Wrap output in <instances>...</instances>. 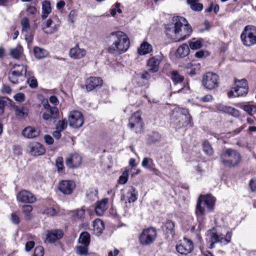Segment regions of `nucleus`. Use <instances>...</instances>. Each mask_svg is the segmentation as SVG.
<instances>
[{"mask_svg":"<svg viewBox=\"0 0 256 256\" xmlns=\"http://www.w3.org/2000/svg\"><path fill=\"white\" fill-rule=\"evenodd\" d=\"M187 4L190 6V8L197 12L201 11L203 8L202 4L198 2V0H187Z\"/></svg>","mask_w":256,"mask_h":256,"instance_id":"72a5a7b5","label":"nucleus"},{"mask_svg":"<svg viewBox=\"0 0 256 256\" xmlns=\"http://www.w3.org/2000/svg\"><path fill=\"white\" fill-rule=\"evenodd\" d=\"M194 244L192 242L186 238L179 242L176 246L177 252L182 254H187L193 250Z\"/></svg>","mask_w":256,"mask_h":256,"instance_id":"4468645a","label":"nucleus"},{"mask_svg":"<svg viewBox=\"0 0 256 256\" xmlns=\"http://www.w3.org/2000/svg\"><path fill=\"white\" fill-rule=\"evenodd\" d=\"M202 38H193L189 42L190 48L193 50L200 48L202 46Z\"/></svg>","mask_w":256,"mask_h":256,"instance_id":"c9c22d12","label":"nucleus"},{"mask_svg":"<svg viewBox=\"0 0 256 256\" xmlns=\"http://www.w3.org/2000/svg\"><path fill=\"white\" fill-rule=\"evenodd\" d=\"M190 52L188 46L186 44L180 46L177 49L176 56L177 58H182L187 56Z\"/></svg>","mask_w":256,"mask_h":256,"instance_id":"c756f323","label":"nucleus"},{"mask_svg":"<svg viewBox=\"0 0 256 256\" xmlns=\"http://www.w3.org/2000/svg\"><path fill=\"white\" fill-rule=\"evenodd\" d=\"M2 92L3 93L10 94L12 92V89L8 85L4 84L2 87Z\"/></svg>","mask_w":256,"mask_h":256,"instance_id":"e2e57ef3","label":"nucleus"},{"mask_svg":"<svg viewBox=\"0 0 256 256\" xmlns=\"http://www.w3.org/2000/svg\"><path fill=\"white\" fill-rule=\"evenodd\" d=\"M240 40L246 47H250L256 44V26L252 25L246 26L242 30Z\"/></svg>","mask_w":256,"mask_h":256,"instance_id":"39448f33","label":"nucleus"},{"mask_svg":"<svg viewBox=\"0 0 256 256\" xmlns=\"http://www.w3.org/2000/svg\"><path fill=\"white\" fill-rule=\"evenodd\" d=\"M22 53V48L21 46H18L15 48H12L10 52V56L14 58H19Z\"/></svg>","mask_w":256,"mask_h":256,"instance_id":"a19ab883","label":"nucleus"},{"mask_svg":"<svg viewBox=\"0 0 256 256\" xmlns=\"http://www.w3.org/2000/svg\"><path fill=\"white\" fill-rule=\"evenodd\" d=\"M8 100L6 98H0V115L3 114Z\"/></svg>","mask_w":256,"mask_h":256,"instance_id":"6e6d98bb","label":"nucleus"},{"mask_svg":"<svg viewBox=\"0 0 256 256\" xmlns=\"http://www.w3.org/2000/svg\"><path fill=\"white\" fill-rule=\"evenodd\" d=\"M108 44V52L112 54H121L127 51L130 42L127 35L122 32H111L106 38Z\"/></svg>","mask_w":256,"mask_h":256,"instance_id":"f03ea898","label":"nucleus"},{"mask_svg":"<svg viewBox=\"0 0 256 256\" xmlns=\"http://www.w3.org/2000/svg\"><path fill=\"white\" fill-rule=\"evenodd\" d=\"M60 22L56 16L51 17L42 24V30L46 34H52L58 31Z\"/></svg>","mask_w":256,"mask_h":256,"instance_id":"6e6552de","label":"nucleus"},{"mask_svg":"<svg viewBox=\"0 0 256 256\" xmlns=\"http://www.w3.org/2000/svg\"><path fill=\"white\" fill-rule=\"evenodd\" d=\"M152 50V46L147 42H144L141 44L138 49V52L140 55H144L150 53Z\"/></svg>","mask_w":256,"mask_h":256,"instance_id":"473e14b6","label":"nucleus"},{"mask_svg":"<svg viewBox=\"0 0 256 256\" xmlns=\"http://www.w3.org/2000/svg\"><path fill=\"white\" fill-rule=\"evenodd\" d=\"M63 235V232L61 230H54L48 231L46 234V242L48 243H53L62 238Z\"/></svg>","mask_w":256,"mask_h":256,"instance_id":"412c9836","label":"nucleus"},{"mask_svg":"<svg viewBox=\"0 0 256 256\" xmlns=\"http://www.w3.org/2000/svg\"><path fill=\"white\" fill-rule=\"evenodd\" d=\"M103 82L100 77L92 76L87 79L86 81V89L90 92L96 88H100L102 86Z\"/></svg>","mask_w":256,"mask_h":256,"instance_id":"a211bd4d","label":"nucleus"},{"mask_svg":"<svg viewBox=\"0 0 256 256\" xmlns=\"http://www.w3.org/2000/svg\"><path fill=\"white\" fill-rule=\"evenodd\" d=\"M129 176V170H124L122 174L119 177L118 180V183L120 184H126L128 180Z\"/></svg>","mask_w":256,"mask_h":256,"instance_id":"c03bdc74","label":"nucleus"},{"mask_svg":"<svg viewBox=\"0 0 256 256\" xmlns=\"http://www.w3.org/2000/svg\"><path fill=\"white\" fill-rule=\"evenodd\" d=\"M69 126L75 128L82 127L84 122V118L82 114L78 111L71 112L68 117Z\"/></svg>","mask_w":256,"mask_h":256,"instance_id":"9d476101","label":"nucleus"},{"mask_svg":"<svg viewBox=\"0 0 256 256\" xmlns=\"http://www.w3.org/2000/svg\"><path fill=\"white\" fill-rule=\"evenodd\" d=\"M86 53V52L85 49L80 48L78 45L76 44L70 50L68 56L72 59L80 60L84 58Z\"/></svg>","mask_w":256,"mask_h":256,"instance_id":"aec40b11","label":"nucleus"},{"mask_svg":"<svg viewBox=\"0 0 256 256\" xmlns=\"http://www.w3.org/2000/svg\"><path fill=\"white\" fill-rule=\"evenodd\" d=\"M240 107L250 116L256 114V106L249 104H240Z\"/></svg>","mask_w":256,"mask_h":256,"instance_id":"2f4dec72","label":"nucleus"},{"mask_svg":"<svg viewBox=\"0 0 256 256\" xmlns=\"http://www.w3.org/2000/svg\"><path fill=\"white\" fill-rule=\"evenodd\" d=\"M241 158V156L238 151L230 148L222 152L220 156L222 164L228 168L237 166L240 164Z\"/></svg>","mask_w":256,"mask_h":256,"instance_id":"20e7f679","label":"nucleus"},{"mask_svg":"<svg viewBox=\"0 0 256 256\" xmlns=\"http://www.w3.org/2000/svg\"><path fill=\"white\" fill-rule=\"evenodd\" d=\"M143 126L144 123L140 112H134L129 119V127L131 129L134 128L136 133H140L142 131Z\"/></svg>","mask_w":256,"mask_h":256,"instance_id":"9b49d317","label":"nucleus"},{"mask_svg":"<svg viewBox=\"0 0 256 256\" xmlns=\"http://www.w3.org/2000/svg\"><path fill=\"white\" fill-rule=\"evenodd\" d=\"M40 130L32 126L26 128L22 132V135L27 138H34L40 135Z\"/></svg>","mask_w":256,"mask_h":256,"instance_id":"5701e85b","label":"nucleus"},{"mask_svg":"<svg viewBox=\"0 0 256 256\" xmlns=\"http://www.w3.org/2000/svg\"><path fill=\"white\" fill-rule=\"evenodd\" d=\"M86 209L84 206L73 212L74 216L78 219H82L84 217Z\"/></svg>","mask_w":256,"mask_h":256,"instance_id":"49530a36","label":"nucleus"},{"mask_svg":"<svg viewBox=\"0 0 256 256\" xmlns=\"http://www.w3.org/2000/svg\"><path fill=\"white\" fill-rule=\"evenodd\" d=\"M8 79L13 84H17L19 83V78L20 76H18L17 74L9 72L8 74Z\"/></svg>","mask_w":256,"mask_h":256,"instance_id":"3c124183","label":"nucleus"},{"mask_svg":"<svg viewBox=\"0 0 256 256\" xmlns=\"http://www.w3.org/2000/svg\"><path fill=\"white\" fill-rule=\"evenodd\" d=\"M157 236L156 230L153 228L144 229L139 236L140 243L143 246H148L156 240Z\"/></svg>","mask_w":256,"mask_h":256,"instance_id":"0eeeda50","label":"nucleus"},{"mask_svg":"<svg viewBox=\"0 0 256 256\" xmlns=\"http://www.w3.org/2000/svg\"><path fill=\"white\" fill-rule=\"evenodd\" d=\"M56 166L58 171L60 173L64 172V166L63 164V158L62 157H58L56 160Z\"/></svg>","mask_w":256,"mask_h":256,"instance_id":"09e8293b","label":"nucleus"},{"mask_svg":"<svg viewBox=\"0 0 256 256\" xmlns=\"http://www.w3.org/2000/svg\"><path fill=\"white\" fill-rule=\"evenodd\" d=\"M210 238L211 244H210V248H214V244L216 242H220L224 244H228L230 242L232 238V232L226 230L222 232H210L208 234Z\"/></svg>","mask_w":256,"mask_h":256,"instance_id":"423d86ee","label":"nucleus"},{"mask_svg":"<svg viewBox=\"0 0 256 256\" xmlns=\"http://www.w3.org/2000/svg\"><path fill=\"white\" fill-rule=\"evenodd\" d=\"M21 209L22 214H24L26 220H29L32 218V212L33 210V208L32 206L24 204L22 206Z\"/></svg>","mask_w":256,"mask_h":256,"instance_id":"7c9ffc66","label":"nucleus"},{"mask_svg":"<svg viewBox=\"0 0 256 256\" xmlns=\"http://www.w3.org/2000/svg\"><path fill=\"white\" fill-rule=\"evenodd\" d=\"M11 220L14 224H18L20 222L19 216L14 213L11 214Z\"/></svg>","mask_w":256,"mask_h":256,"instance_id":"0e129e2a","label":"nucleus"},{"mask_svg":"<svg viewBox=\"0 0 256 256\" xmlns=\"http://www.w3.org/2000/svg\"><path fill=\"white\" fill-rule=\"evenodd\" d=\"M14 98L16 101L21 102L24 100L25 96L23 93H18L14 96Z\"/></svg>","mask_w":256,"mask_h":256,"instance_id":"bf43d9fd","label":"nucleus"},{"mask_svg":"<svg viewBox=\"0 0 256 256\" xmlns=\"http://www.w3.org/2000/svg\"><path fill=\"white\" fill-rule=\"evenodd\" d=\"M167 36L175 42H180L189 37L192 28L187 20L182 16H176L172 22L165 26Z\"/></svg>","mask_w":256,"mask_h":256,"instance_id":"f257e3e1","label":"nucleus"},{"mask_svg":"<svg viewBox=\"0 0 256 256\" xmlns=\"http://www.w3.org/2000/svg\"><path fill=\"white\" fill-rule=\"evenodd\" d=\"M121 200L125 203L134 202L137 200L136 188L133 186H130L128 190L122 191Z\"/></svg>","mask_w":256,"mask_h":256,"instance_id":"dca6fc26","label":"nucleus"},{"mask_svg":"<svg viewBox=\"0 0 256 256\" xmlns=\"http://www.w3.org/2000/svg\"><path fill=\"white\" fill-rule=\"evenodd\" d=\"M108 203V199L104 198L100 201L98 202V204L95 208V212L97 215L102 216L106 210Z\"/></svg>","mask_w":256,"mask_h":256,"instance_id":"a878e982","label":"nucleus"},{"mask_svg":"<svg viewBox=\"0 0 256 256\" xmlns=\"http://www.w3.org/2000/svg\"><path fill=\"white\" fill-rule=\"evenodd\" d=\"M213 97L211 94H206L200 98V100L204 102H208L212 101Z\"/></svg>","mask_w":256,"mask_h":256,"instance_id":"680f3d73","label":"nucleus"},{"mask_svg":"<svg viewBox=\"0 0 256 256\" xmlns=\"http://www.w3.org/2000/svg\"><path fill=\"white\" fill-rule=\"evenodd\" d=\"M16 200L22 204H34L36 200V196L30 191L22 190L18 192L16 196Z\"/></svg>","mask_w":256,"mask_h":256,"instance_id":"ddd939ff","label":"nucleus"},{"mask_svg":"<svg viewBox=\"0 0 256 256\" xmlns=\"http://www.w3.org/2000/svg\"><path fill=\"white\" fill-rule=\"evenodd\" d=\"M170 74L171 78L175 84L183 82L184 80V76L180 75L177 71H172Z\"/></svg>","mask_w":256,"mask_h":256,"instance_id":"ea45409f","label":"nucleus"},{"mask_svg":"<svg viewBox=\"0 0 256 256\" xmlns=\"http://www.w3.org/2000/svg\"><path fill=\"white\" fill-rule=\"evenodd\" d=\"M142 166L149 170L150 166H154L152 160L150 158H144L142 162Z\"/></svg>","mask_w":256,"mask_h":256,"instance_id":"864d4df0","label":"nucleus"},{"mask_svg":"<svg viewBox=\"0 0 256 256\" xmlns=\"http://www.w3.org/2000/svg\"><path fill=\"white\" fill-rule=\"evenodd\" d=\"M75 188V182L72 180H62L59 182L58 186V190L65 195L71 194Z\"/></svg>","mask_w":256,"mask_h":256,"instance_id":"2eb2a0df","label":"nucleus"},{"mask_svg":"<svg viewBox=\"0 0 256 256\" xmlns=\"http://www.w3.org/2000/svg\"><path fill=\"white\" fill-rule=\"evenodd\" d=\"M218 108L220 110L227 113L236 118L238 117L240 115V112L238 110L230 106L219 105L218 106Z\"/></svg>","mask_w":256,"mask_h":256,"instance_id":"b1692460","label":"nucleus"},{"mask_svg":"<svg viewBox=\"0 0 256 256\" xmlns=\"http://www.w3.org/2000/svg\"><path fill=\"white\" fill-rule=\"evenodd\" d=\"M149 71L145 72L142 74L140 76H138L137 79L138 80V83L139 86H143L146 84V82H142L140 81L142 80H148V79H150L151 78V76L150 75L149 73Z\"/></svg>","mask_w":256,"mask_h":256,"instance_id":"37998d69","label":"nucleus"},{"mask_svg":"<svg viewBox=\"0 0 256 256\" xmlns=\"http://www.w3.org/2000/svg\"><path fill=\"white\" fill-rule=\"evenodd\" d=\"M161 139V136L157 132H153L150 136L149 140L152 142H158Z\"/></svg>","mask_w":256,"mask_h":256,"instance_id":"5fc2aeb1","label":"nucleus"},{"mask_svg":"<svg viewBox=\"0 0 256 256\" xmlns=\"http://www.w3.org/2000/svg\"><path fill=\"white\" fill-rule=\"evenodd\" d=\"M34 52L35 56L39 59L45 58L48 55V52L46 50L39 47L34 48Z\"/></svg>","mask_w":256,"mask_h":256,"instance_id":"58836bf2","label":"nucleus"},{"mask_svg":"<svg viewBox=\"0 0 256 256\" xmlns=\"http://www.w3.org/2000/svg\"><path fill=\"white\" fill-rule=\"evenodd\" d=\"M242 86L238 85V87L232 88L230 91L228 93L229 98H236L243 96L247 94L248 92V86L245 79L240 80Z\"/></svg>","mask_w":256,"mask_h":256,"instance_id":"f8f14e48","label":"nucleus"},{"mask_svg":"<svg viewBox=\"0 0 256 256\" xmlns=\"http://www.w3.org/2000/svg\"><path fill=\"white\" fill-rule=\"evenodd\" d=\"M78 242L83 245L88 246L90 242V236L88 232H82L78 238Z\"/></svg>","mask_w":256,"mask_h":256,"instance_id":"4c0bfd02","label":"nucleus"},{"mask_svg":"<svg viewBox=\"0 0 256 256\" xmlns=\"http://www.w3.org/2000/svg\"><path fill=\"white\" fill-rule=\"evenodd\" d=\"M14 108L15 114L18 118H24L28 116V110L26 107L16 106Z\"/></svg>","mask_w":256,"mask_h":256,"instance_id":"393cba45","label":"nucleus"},{"mask_svg":"<svg viewBox=\"0 0 256 256\" xmlns=\"http://www.w3.org/2000/svg\"><path fill=\"white\" fill-rule=\"evenodd\" d=\"M88 246L83 245L76 246V253L80 256H87L88 254Z\"/></svg>","mask_w":256,"mask_h":256,"instance_id":"a18cd8bd","label":"nucleus"},{"mask_svg":"<svg viewBox=\"0 0 256 256\" xmlns=\"http://www.w3.org/2000/svg\"><path fill=\"white\" fill-rule=\"evenodd\" d=\"M174 223L170 220H167L165 223L163 230L168 234L174 235Z\"/></svg>","mask_w":256,"mask_h":256,"instance_id":"e433bc0d","label":"nucleus"},{"mask_svg":"<svg viewBox=\"0 0 256 256\" xmlns=\"http://www.w3.org/2000/svg\"><path fill=\"white\" fill-rule=\"evenodd\" d=\"M162 60V55H157L150 58L147 62L148 70L151 72H156L159 70V65Z\"/></svg>","mask_w":256,"mask_h":256,"instance_id":"f3484780","label":"nucleus"},{"mask_svg":"<svg viewBox=\"0 0 256 256\" xmlns=\"http://www.w3.org/2000/svg\"><path fill=\"white\" fill-rule=\"evenodd\" d=\"M28 83L32 88H36L38 86V82L34 77H30L28 80Z\"/></svg>","mask_w":256,"mask_h":256,"instance_id":"4d7b16f0","label":"nucleus"},{"mask_svg":"<svg viewBox=\"0 0 256 256\" xmlns=\"http://www.w3.org/2000/svg\"><path fill=\"white\" fill-rule=\"evenodd\" d=\"M219 6L218 4L214 5L212 4H211L208 8L206 11L208 12H211L214 10L215 13H217L219 11Z\"/></svg>","mask_w":256,"mask_h":256,"instance_id":"052dcab7","label":"nucleus"},{"mask_svg":"<svg viewBox=\"0 0 256 256\" xmlns=\"http://www.w3.org/2000/svg\"><path fill=\"white\" fill-rule=\"evenodd\" d=\"M218 79L216 74L208 72L203 76L202 84L206 88L213 90L218 86Z\"/></svg>","mask_w":256,"mask_h":256,"instance_id":"1a4fd4ad","label":"nucleus"},{"mask_svg":"<svg viewBox=\"0 0 256 256\" xmlns=\"http://www.w3.org/2000/svg\"><path fill=\"white\" fill-rule=\"evenodd\" d=\"M202 148L204 152L208 156H212L214 154V150L211 144L208 140H204L202 142Z\"/></svg>","mask_w":256,"mask_h":256,"instance_id":"79ce46f5","label":"nucleus"},{"mask_svg":"<svg viewBox=\"0 0 256 256\" xmlns=\"http://www.w3.org/2000/svg\"><path fill=\"white\" fill-rule=\"evenodd\" d=\"M42 19H45L48 16V15L51 12V7L50 2L45 0L42 3Z\"/></svg>","mask_w":256,"mask_h":256,"instance_id":"f704fd0d","label":"nucleus"},{"mask_svg":"<svg viewBox=\"0 0 256 256\" xmlns=\"http://www.w3.org/2000/svg\"><path fill=\"white\" fill-rule=\"evenodd\" d=\"M44 141L48 144H52L54 140L53 138L50 135H46L44 137Z\"/></svg>","mask_w":256,"mask_h":256,"instance_id":"338daca9","label":"nucleus"},{"mask_svg":"<svg viewBox=\"0 0 256 256\" xmlns=\"http://www.w3.org/2000/svg\"><path fill=\"white\" fill-rule=\"evenodd\" d=\"M82 158L78 154H70L66 160V163L69 168H76L78 167L82 162Z\"/></svg>","mask_w":256,"mask_h":256,"instance_id":"6ab92c4d","label":"nucleus"},{"mask_svg":"<svg viewBox=\"0 0 256 256\" xmlns=\"http://www.w3.org/2000/svg\"><path fill=\"white\" fill-rule=\"evenodd\" d=\"M10 72L18 76H22L26 75V68L24 65L15 64L10 69Z\"/></svg>","mask_w":256,"mask_h":256,"instance_id":"c85d7f7f","label":"nucleus"},{"mask_svg":"<svg viewBox=\"0 0 256 256\" xmlns=\"http://www.w3.org/2000/svg\"><path fill=\"white\" fill-rule=\"evenodd\" d=\"M43 105L44 108L49 112L52 118L56 119L58 118L59 111L56 107L50 106L48 101L46 102V104H44Z\"/></svg>","mask_w":256,"mask_h":256,"instance_id":"bb28decb","label":"nucleus"},{"mask_svg":"<svg viewBox=\"0 0 256 256\" xmlns=\"http://www.w3.org/2000/svg\"><path fill=\"white\" fill-rule=\"evenodd\" d=\"M28 147L30 153L35 156L42 155L46 152L44 146L39 142H32L30 144Z\"/></svg>","mask_w":256,"mask_h":256,"instance_id":"4be33fe9","label":"nucleus"},{"mask_svg":"<svg viewBox=\"0 0 256 256\" xmlns=\"http://www.w3.org/2000/svg\"><path fill=\"white\" fill-rule=\"evenodd\" d=\"M45 213L50 216H54L56 214V212L55 209L50 208L46 210Z\"/></svg>","mask_w":256,"mask_h":256,"instance_id":"774afa93","label":"nucleus"},{"mask_svg":"<svg viewBox=\"0 0 256 256\" xmlns=\"http://www.w3.org/2000/svg\"><path fill=\"white\" fill-rule=\"evenodd\" d=\"M34 246V242L33 241H29L27 242L25 246L26 250L28 252L32 250Z\"/></svg>","mask_w":256,"mask_h":256,"instance_id":"69168bd1","label":"nucleus"},{"mask_svg":"<svg viewBox=\"0 0 256 256\" xmlns=\"http://www.w3.org/2000/svg\"><path fill=\"white\" fill-rule=\"evenodd\" d=\"M44 254V249L42 246H36L34 249V256H43Z\"/></svg>","mask_w":256,"mask_h":256,"instance_id":"13d9d810","label":"nucleus"},{"mask_svg":"<svg viewBox=\"0 0 256 256\" xmlns=\"http://www.w3.org/2000/svg\"><path fill=\"white\" fill-rule=\"evenodd\" d=\"M22 26V32H27L30 29L28 19L26 18H23L21 20Z\"/></svg>","mask_w":256,"mask_h":256,"instance_id":"8fccbe9b","label":"nucleus"},{"mask_svg":"<svg viewBox=\"0 0 256 256\" xmlns=\"http://www.w3.org/2000/svg\"><path fill=\"white\" fill-rule=\"evenodd\" d=\"M216 199L211 195L200 196L196 208V214L198 219L202 218L206 213V206L210 210H212Z\"/></svg>","mask_w":256,"mask_h":256,"instance_id":"7ed1b4c3","label":"nucleus"},{"mask_svg":"<svg viewBox=\"0 0 256 256\" xmlns=\"http://www.w3.org/2000/svg\"><path fill=\"white\" fill-rule=\"evenodd\" d=\"M179 116L182 117V119L184 118L185 119L186 123H190L191 118L188 109H182L181 113L179 114Z\"/></svg>","mask_w":256,"mask_h":256,"instance_id":"de8ad7c7","label":"nucleus"},{"mask_svg":"<svg viewBox=\"0 0 256 256\" xmlns=\"http://www.w3.org/2000/svg\"><path fill=\"white\" fill-rule=\"evenodd\" d=\"M67 126V120H62L58 122L56 125V128L60 131H62L66 128Z\"/></svg>","mask_w":256,"mask_h":256,"instance_id":"603ef678","label":"nucleus"},{"mask_svg":"<svg viewBox=\"0 0 256 256\" xmlns=\"http://www.w3.org/2000/svg\"><path fill=\"white\" fill-rule=\"evenodd\" d=\"M92 226L94 233L98 236L102 234L104 228V222L99 218L93 222Z\"/></svg>","mask_w":256,"mask_h":256,"instance_id":"cd10ccee","label":"nucleus"}]
</instances>
